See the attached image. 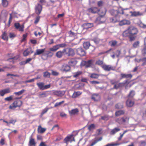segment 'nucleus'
I'll list each match as a JSON object with an SVG mask.
<instances>
[{
    "mask_svg": "<svg viewBox=\"0 0 146 146\" xmlns=\"http://www.w3.org/2000/svg\"><path fill=\"white\" fill-rule=\"evenodd\" d=\"M130 22L129 21L126 20H123L121 21L119 23V25L121 26L123 25H129L130 24Z\"/></svg>",
    "mask_w": 146,
    "mask_h": 146,
    "instance_id": "b1692460",
    "label": "nucleus"
},
{
    "mask_svg": "<svg viewBox=\"0 0 146 146\" xmlns=\"http://www.w3.org/2000/svg\"><path fill=\"white\" fill-rule=\"evenodd\" d=\"M83 72L82 71H78L73 73V77L77 78L82 74Z\"/></svg>",
    "mask_w": 146,
    "mask_h": 146,
    "instance_id": "c85d7f7f",
    "label": "nucleus"
},
{
    "mask_svg": "<svg viewBox=\"0 0 146 146\" xmlns=\"http://www.w3.org/2000/svg\"><path fill=\"white\" fill-rule=\"evenodd\" d=\"M99 9L97 7H94L88 9V11L90 12L93 13H96L99 11Z\"/></svg>",
    "mask_w": 146,
    "mask_h": 146,
    "instance_id": "c756f323",
    "label": "nucleus"
},
{
    "mask_svg": "<svg viewBox=\"0 0 146 146\" xmlns=\"http://www.w3.org/2000/svg\"><path fill=\"white\" fill-rule=\"evenodd\" d=\"M15 13H14V12H13L12 14H10L9 18V20L8 21V27H9V25L10 24V23L12 21L13 17H15Z\"/></svg>",
    "mask_w": 146,
    "mask_h": 146,
    "instance_id": "c9c22d12",
    "label": "nucleus"
},
{
    "mask_svg": "<svg viewBox=\"0 0 146 146\" xmlns=\"http://www.w3.org/2000/svg\"><path fill=\"white\" fill-rule=\"evenodd\" d=\"M115 16L113 18H110V21L113 23H115L118 21V19H117Z\"/></svg>",
    "mask_w": 146,
    "mask_h": 146,
    "instance_id": "3c124183",
    "label": "nucleus"
},
{
    "mask_svg": "<svg viewBox=\"0 0 146 146\" xmlns=\"http://www.w3.org/2000/svg\"><path fill=\"white\" fill-rule=\"evenodd\" d=\"M45 50V48L42 49H37L36 50V52L34 53L33 55L34 59L35 58L36 55L43 54V53L44 52Z\"/></svg>",
    "mask_w": 146,
    "mask_h": 146,
    "instance_id": "2eb2a0df",
    "label": "nucleus"
},
{
    "mask_svg": "<svg viewBox=\"0 0 146 146\" xmlns=\"http://www.w3.org/2000/svg\"><path fill=\"white\" fill-rule=\"evenodd\" d=\"M134 104V102L130 99H128L127 101H126V106L128 107H132Z\"/></svg>",
    "mask_w": 146,
    "mask_h": 146,
    "instance_id": "aec40b11",
    "label": "nucleus"
},
{
    "mask_svg": "<svg viewBox=\"0 0 146 146\" xmlns=\"http://www.w3.org/2000/svg\"><path fill=\"white\" fill-rule=\"evenodd\" d=\"M36 85L39 89L41 90L47 89L50 88V84L45 85L44 83L43 82L37 83L36 84Z\"/></svg>",
    "mask_w": 146,
    "mask_h": 146,
    "instance_id": "423d86ee",
    "label": "nucleus"
},
{
    "mask_svg": "<svg viewBox=\"0 0 146 146\" xmlns=\"http://www.w3.org/2000/svg\"><path fill=\"white\" fill-rule=\"evenodd\" d=\"M16 36V35L13 33H9V38L12 39L15 37Z\"/></svg>",
    "mask_w": 146,
    "mask_h": 146,
    "instance_id": "864d4df0",
    "label": "nucleus"
},
{
    "mask_svg": "<svg viewBox=\"0 0 146 146\" xmlns=\"http://www.w3.org/2000/svg\"><path fill=\"white\" fill-rule=\"evenodd\" d=\"M100 98V97L98 94H94L92 95L91 99L95 101H98Z\"/></svg>",
    "mask_w": 146,
    "mask_h": 146,
    "instance_id": "412c9836",
    "label": "nucleus"
},
{
    "mask_svg": "<svg viewBox=\"0 0 146 146\" xmlns=\"http://www.w3.org/2000/svg\"><path fill=\"white\" fill-rule=\"evenodd\" d=\"M100 76V74L93 73L90 74V77L93 79H98Z\"/></svg>",
    "mask_w": 146,
    "mask_h": 146,
    "instance_id": "2f4dec72",
    "label": "nucleus"
},
{
    "mask_svg": "<svg viewBox=\"0 0 146 146\" xmlns=\"http://www.w3.org/2000/svg\"><path fill=\"white\" fill-rule=\"evenodd\" d=\"M16 121V119H11L9 121V122L10 124H13V125H14Z\"/></svg>",
    "mask_w": 146,
    "mask_h": 146,
    "instance_id": "69168bd1",
    "label": "nucleus"
},
{
    "mask_svg": "<svg viewBox=\"0 0 146 146\" xmlns=\"http://www.w3.org/2000/svg\"><path fill=\"white\" fill-rule=\"evenodd\" d=\"M36 143L35 139L32 138V136H31L29 141V146H36Z\"/></svg>",
    "mask_w": 146,
    "mask_h": 146,
    "instance_id": "4be33fe9",
    "label": "nucleus"
},
{
    "mask_svg": "<svg viewBox=\"0 0 146 146\" xmlns=\"http://www.w3.org/2000/svg\"><path fill=\"white\" fill-rule=\"evenodd\" d=\"M127 119L129 120V118H127L126 117H122L120 118L117 119L116 120V121L120 124H123L125 123Z\"/></svg>",
    "mask_w": 146,
    "mask_h": 146,
    "instance_id": "ddd939ff",
    "label": "nucleus"
},
{
    "mask_svg": "<svg viewBox=\"0 0 146 146\" xmlns=\"http://www.w3.org/2000/svg\"><path fill=\"white\" fill-rule=\"evenodd\" d=\"M64 101L63 100L62 101H61L59 102H57L54 105V107H56L58 106H60L61 105L63 104L64 102Z\"/></svg>",
    "mask_w": 146,
    "mask_h": 146,
    "instance_id": "de8ad7c7",
    "label": "nucleus"
},
{
    "mask_svg": "<svg viewBox=\"0 0 146 146\" xmlns=\"http://www.w3.org/2000/svg\"><path fill=\"white\" fill-rule=\"evenodd\" d=\"M82 94V92H74L72 95V97L74 98H76Z\"/></svg>",
    "mask_w": 146,
    "mask_h": 146,
    "instance_id": "7c9ffc66",
    "label": "nucleus"
},
{
    "mask_svg": "<svg viewBox=\"0 0 146 146\" xmlns=\"http://www.w3.org/2000/svg\"><path fill=\"white\" fill-rule=\"evenodd\" d=\"M120 130V129L119 128L115 127L112 129L110 131V133L111 135H114L115 133L118 132Z\"/></svg>",
    "mask_w": 146,
    "mask_h": 146,
    "instance_id": "a878e982",
    "label": "nucleus"
},
{
    "mask_svg": "<svg viewBox=\"0 0 146 146\" xmlns=\"http://www.w3.org/2000/svg\"><path fill=\"white\" fill-rule=\"evenodd\" d=\"M42 6L39 4H38L37 5H36L35 8L36 13L38 15L40 14L42 10Z\"/></svg>",
    "mask_w": 146,
    "mask_h": 146,
    "instance_id": "a211bd4d",
    "label": "nucleus"
},
{
    "mask_svg": "<svg viewBox=\"0 0 146 146\" xmlns=\"http://www.w3.org/2000/svg\"><path fill=\"white\" fill-rule=\"evenodd\" d=\"M109 119V117L107 115H106L104 116H102L101 119H102L104 120L107 121Z\"/></svg>",
    "mask_w": 146,
    "mask_h": 146,
    "instance_id": "09e8293b",
    "label": "nucleus"
},
{
    "mask_svg": "<svg viewBox=\"0 0 146 146\" xmlns=\"http://www.w3.org/2000/svg\"><path fill=\"white\" fill-rule=\"evenodd\" d=\"M53 53L50 51H48L47 52L46 55L48 57H51L53 55Z\"/></svg>",
    "mask_w": 146,
    "mask_h": 146,
    "instance_id": "680f3d73",
    "label": "nucleus"
},
{
    "mask_svg": "<svg viewBox=\"0 0 146 146\" xmlns=\"http://www.w3.org/2000/svg\"><path fill=\"white\" fill-rule=\"evenodd\" d=\"M93 60H90L88 61L82 60L81 62L80 66H85L86 68L91 67L93 65Z\"/></svg>",
    "mask_w": 146,
    "mask_h": 146,
    "instance_id": "39448f33",
    "label": "nucleus"
},
{
    "mask_svg": "<svg viewBox=\"0 0 146 146\" xmlns=\"http://www.w3.org/2000/svg\"><path fill=\"white\" fill-rule=\"evenodd\" d=\"M121 76L122 78H131L132 77V75L131 74H121Z\"/></svg>",
    "mask_w": 146,
    "mask_h": 146,
    "instance_id": "e433bc0d",
    "label": "nucleus"
},
{
    "mask_svg": "<svg viewBox=\"0 0 146 146\" xmlns=\"http://www.w3.org/2000/svg\"><path fill=\"white\" fill-rule=\"evenodd\" d=\"M90 83L92 84H99L100 83V82L98 81H96V80H93L92 81H90Z\"/></svg>",
    "mask_w": 146,
    "mask_h": 146,
    "instance_id": "774afa93",
    "label": "nucleus"
},
{
    "mask_svg": "<svg viewBox=\"0 0 146 146\" xmlns=\"http://www.w3.org/2000/svg\"><path fill=\"white\" fill-rule=\"evenodd\" d=\"M79 112L77 108L73 109L69 111V114L70 115H73Z\"/></svg>",
    "mask_w": 146,
    "mask_h": 146,
    "instance_id": "473e14b6",
    "label": "nucleus"
},
{
    "mask_svg": "<svg viewBox=\"0 0 146 146\" xmlns=\"http://www.w3.org/2000/svg\"><path fill=\"white\" fill-rule=\"evenodd\" d=\"M135 92L134 91H131L128 95L129 97H133L135 95Z\"/></svg>",
    "mask_w": 146,
    "mask_h": 146,
    "instance_id": "13d9d810",
    "label": "nucleus"
},
{
    "mask_svg": "<svg viewBox=\"0 0 146 146\" xmlns=\"http://www.w3.org/2000/svg\"><path fill=\"white\" fill-rule=\"evenodd\" d=\"M115 107L117 109H121L123 107V106L122 104L119 103L115 106Z\"/></svg>",
    "mask_w": 146,
    "mask_h": 146,
    "instance_id": "a19ab883",
    "label": "nucleus"
},
{
    "mask_svg": "<svg viewBox=\"0 0 146 146\" xmlns=\"http://www.w3.org/2000/svg\"><path fill=\"white\" fill-rule=\"evenodd\" d=\"M1 38L2 39L5 41H8V37L7 36V33L5 31L1 35Z\"/></svg>",
    "mask_w": 146,
    "mask_h": 146,
    "instance_id": "393cba45",
    "label": "nucleus"
},
{
    "mask_svg": "<svg viewBox=\"0 0 146 146\" xmlns=\"http://www.w3.org/2000/svg\"><path fill=\"white\" fill-rule=\"evenodd\" d=\"M130 13H131V15L132 16H136L139 15V12H132V11L130 12Z\"/></svg>",
    "mask_w": 146,
    "mask_h": 146,
    "instance_id": "5fc2aeb1",
    "label": "nucleus"
},
{
    "mask_svg": "<svg viewBox=\"0 0 146 146\" xmlns=\"http://www.w3.org/2000/svg\"><path fill=\"white\" fill-rule=\"evenodd\" d=\"M23 104V102L22 101L19 100H16L13 103L12 105L9 106V109H10L14 110L16 108H19Z\"/></svg>",
    "mask_w": 146,
    "mask_h": 146,
    "instance_id": "20e7f679",
    "label": "nucleus"
},
{
    "mask_svg": "<svg viewBox=\"0 0 146 146\" xmlns=\"http://www.w3.org/2000/svg\"><path fill=\"white\" fill-rule=\"evenodd\" d=\"M103 64V62L102 60H97L95 64L98 65H102Z\"/></svg>",
    "mask_w": 146,
    "mask_h": 146,
    "instance_id": "6e6d98bb",
    "label": "nucleus"
},
{
    "mask_svg": "<svg viewBox=\"0 0 146 146\" xmlns=\"http://www.w3.org/2000/svg\"><path fill=\"white\" fill-rule=\"evenodd\" d=\"M33 53V51L32 50V48H28L25 50L23 52V56L25 57L28 56L29 55Z\"/></svg>",
    "mask_w": 146,
    "mask_h": 146,
    "instance_id": "9d476101",
    "label": "nucleus"
},
{
    "mask_svg": "<svg viewBox=\"0 0 146 146\" xmlns=\"http://www.w3.org/2000/svg\"><path fill=\"white\" fill-rule=\"evenodd\" d=\"M65 56H68L73 57L75 54L73 49L72 48H64L63 49Z\"/></svg>",
    "mask_w": 146,
    "mask_h": 146,
    "instance_id": "f03ea898",
    "label": "nucleus"
},
{
    "mask_svg": "<svg viewBox=\"0 0 146 146\" xmlns=\"http://www.w3.org/2000/svg\"><path fill=\"white\" fill-rule=\"evenodd\" d=\"M140 42L139 41H136L134 42L133 44V48H136L139 46Z\"/></svg>",
    "mask_w": 146,
    "mask_h": 146,
    "instance_id": "a18cd8bd",
    "label": "nucleus"
},
{
    "mask_svg": "<svg viewBox=\"0 0 146 146\" xmlns=\"http://www.w3.org/2000/svg\"><path fill=\"white\" fill-rule=\"evenodd\" d=\"M77 54L82 56H84L86 54V52L83 49L79 48L77 49Z\"/></svg>",
    "mask_w": 146,
    "mask_h": 146,
    "instance_id": "dca6fc26",
    "label": "nucleus"
},
{
    "mask_svg": "<svg viewBox=\"0 0 146 146\" xmlns=\"http://www.w3.org/2000/svg\"><path fill=\"white\" fill-rule=\"evenodd\" d=\"M73 135H71L65 137L64 139V142L68 144L69 141L72 142L73 141H75V139L74 137H73Z\"/></svg>",
    "mask_w": 146,
    "mask_h": 146,
    "instance_id": "1a4fd4ad",
    "label": "nucleus"
},
{
    "mask_svg": "<svg viewBox=\"0 0 146 146\" xmlns=\"http://www.w3.org/2000/svg\"><path fill=\"white\" fill-rule=\"evenodd\" d=\"M102 68L104 70L106 71H110L111 70H114L115 69V67L112 66L110 65L104 64L102 65Z\"/></svg>",
    "mask_w": 146,
    "mask_h": 146,
    "instance_id": "6e6552de",
    "label": "nucleus"
},
{
    "mask_svg": "<svg viewBox=\"0 0 146 146\" xmlns=\"http://www.w3.org/2000/svg\"><path fill=\"white\" fill-rule=\"evenodd\" d=\"M25 91V90L23 89L19 92H14V94L16 96H20Z\"/></svg>",
    "mask_w": 146,
    "mask_h": 146,
    "instance_id": "49530a36",
    "label": "nucleus"
},
{
    "mask_svg": "<svg viewBox=\"0 0 146 146\" xmlns=\"http://www.w3.org/2000/svg\"><path fill=\"white\" fill-rule=\"evenodd\" d=\"M10 92L11 90L9 88H7L0 90V96H3L5 94L9 93Z\"/></svg>",
    "mask_w": 146,
    "mask_h": 146,
    "instance_id": "4468645a",
    "label": "nucleus"
},
{
    "mask_svg": "<svg viewBox=\"0 0 146 146\" xmlns=\"http://www.w3.org/2000/svg\"><path fill=\"white\" fill-rule=\"evenodd\" d=\"M83 46L85 49H87L90 46V42H84L83 43Z\"/></svg>",
    "mask_w": 146,
    "mask_h": 146,
    "instance_id": "58836bf2",
    "label": "nucleus"
},
{
    "mask_svg": "<svg viewBox=\"0 0 146 146\" xmlns=\"http://www.w3.org/2000/svg\"><path fill=\"white\" fill-rule=\"evenodd\" d=\"M98 14L100 17H98L96 21V23H98V21L99 20H100L101 18H102V17L104 16L106 13V10L105 9H104L102 11L99 10Z\"/></svg>",
    "mask_w": 146,
    "mask_h": 146,
    "instance_id": "f8f14e48",
    "label": "nucleus"
},
{
    "mask_svg": "<svg viewBox=\"0 0 146 146\" xmlns=\"http://www.w3.org/2000/svg\"><path fill=\"white\" fill-rule=\"evenodd\" d=\"M15 27H24V23L21 22L15 23Z\"/></svg>",
    "mask_w": 146,
    "mask_h": 146,
    "instance_id": "f704fd0d",
    "label": "nucleus"
},
{
    "mask_svg": "<svg viewBox=\"0 0 146 146\" xmlns=\"http://www.w3.org/2000/svg\"><path fill=\"white\" fill-rule=\"evenodd\" d=\"M95 127L94 124H91L88 125V129L89 131H91L95 129Z\"/></svg>",
    "mask_w": 146,
    "mask_h": 146,
    "instance_id": "37998d69",
    "label": "nucleus"
},
{
    "mask_svg": "<svg viewBox=\"0 0 146 146\" xmlns=\"http://www.w3.org/2000/svg\"><path fill=\"white\" fill-rule=\"evenodd\" d=\"M8 1L7 0H2V4L4 7H7L8 5Z\"/></svg>",
    "mask_w": 146,
    "mask_h": 146,
    "instance_id": "c03bdc74",
    "label": "nucleus"
},
{
    "mask_svg": "<svg viewBox=\"0 0 146 146\" xmlns=\"http://www.w3.org/2000/svg\"><path fill=\"white\" fill-rule=\"evenodd\" d=\"M110 13L111 15L115 16L118 14L119 12L117 10L112 9L110 11Z\"/></svg>",
    "mask_w": 146,
    "mask_h": 146,
    "instance_id": "ea45409f",
    "label": "nucleus"
},
{
    "mask_svg": "<svg viewBox=\"0 0 146 146\" xmlns=\"http://www.w3.org/2000/svg\"><path fill=\"white\" fill-rule=\"evenodd\" d=\"M77 61L75 59L72 58L68 62V64L71 66H74L77 64Z\"/></svg>",
    "mask_w": 146,
    "mask_h": 146,
    "instance_id": "5701e85b",
    "label": "nucleus"
},
{
    "mask_svg": "<svg viewBox=\"0 0 146 146\" xmlns=\"http://www.w3.org/2000/svg\"><path fill=\"white\" fill-rule=\"evenodd\" d=\"M50 73L48 72H44L43 76L45 77H50Z\"/></svg>",
    "mask_w": 146,
    "mask_h": 146,
    "instance_id": "bf43d9fd",
    "label": "nucleus"
},
{
    "mask_svg": "<svg viewBox=\"0 0 146 146\" xmlns=\"http://www.w3.org/2000/svg\"><path fill=\"white\" fill-rule=\"evenodd\" d=\"M46 130V129L42 127L41 125L38 126L37 128V132L38 133H44Z\"/></svg>",
    "mask_w": 146,
    "mask_h": 146,
    "instance_id": "cd10ccee",
    "label": "nucleus"
},
{
    "mask_svg": "<svg viewBox=\"0 0 146 146\" xmlns=\"http://www.w3.org/2000/svg\"><path fill=\"white\" fill-rule=\"evenodd\" d=\"M102 139V137H101L99 138L98 139H96L95 138L94 141L92 142L90 146H92L97 143L98 141H101Z\"/></svg>",
    "mask_w": 146,
    "mask_h": 146,
    "instance_id": "4c0bfd02",
    "label": "nucleus"
},
{
    "mask_svg": "<svg viewBox=\"0 0 146 146\" xmlns=\"http://www.w3.org/2000/svg\"><path fill=\"white\" fill-rule=\"evenodd\" d=\"M125 113L124 110H118L115 113V115L116 117L119 116L120 115H123Z\"/></svg>",
    "mask_w": 146,
    "mask_h": 146,
    "instance_id": "72a5a7b5",
    "label": "nucleus"
},
{
    "mask_svg": "<svg viewBox=\"0 0 146 146\" xmlns=\"http://www.w3.org/2000/svg\"><path fill=\"white\" fill-rule=\"evenodd\" d=\"M47 95L46 92H43L39 94L38 97L39 98H44L46 97Z\"/></svg>",
    "mask_w": 146,
    "mask_h": 146,
    "instance_id": "8fccbe9b",
    "label": "nucleus"
},
{
    "mask_svg": "<svg viewBox=\"0 0 146 146\" xmlns=\"http://www.w3.org/2000/svg\"><path fill=\"white\" fill-rule=\"evenodd\" d=\"M138 30L136 28H129L123 31L122 35L123 37H128L129 41H132L135 40L136 35L138 33Z\"/></svg>",
    "mask_w": 146,
    "mask_h": 146,
    "instance_id": "f257e3e1",
    "label": "nucleus"
},
{
    "mask_svg": "<svg viewBox=\"0 0 146 146\" xmlns=\"http://www.w3.org/2000/svg\"><path fill=\"white\" fill-rule=\"evenodd\" d=\"M121 143H111V144H108L105 146H118L120 145Z\"/></svg>",
    "mask_w": 146,
    "mask_h": 146,
    "instance_id": "4d7b16f0",
    "label": "nucleus"
},
{
    "mask_svg": "<svg viewBox=\"0 0 146 146\" xmlns=\"http://www.w3.org/2000/svg\"><path fill=\"white\" fill-rule=\"evenodd\" d=\"M127 82V81H126L125 82H122L118 83V81L114 80H112L110 81L111 85H114L113 88L116 89L124 86Z\"/></svg>",
    "mask_w": 146,
    "mask_h": 146,
    "instance_id": "7ed1b4c3",
    "label": "nucleus"
},
{
    "mask_svg": "<svg viewBox=\"0 0 146 146\" xmlns=\"http://www.w3.org/2000/svg\"><path fill=\"white\" fill-rule=\"evenodd\" d=\"M52 74L54 76H58L59 74V72L55 71L52 70Z\"/></svg>",
    "mask_w": 146,
    "mask_h": 146,
    "instance_id": "338daca9",
    "label": "nucleus"
},
{
    "mask_svg": "<svg viewBox=\"0 0 146 146\" xmlns=\"http://www.w3.org/2000/svg\"><path fill=\"white\" fill-rule=\"evenodd\" d=\"M65 56L63 50H59L56 52L55 54V56L56 57L58 58H61L62 57V56Z\"/></svg>",
    "mask_w": 146,
    "mask_h": 146,
    "instance_id": "6ab92c4d",
    "label": "nucleus"
},
{
    "mask_svg": "<svg viewBox=\"0 0 146 146\" xmlns=\"http://www.w3.org/2000/svg\"><path fill=\"white\" fill-rule=\"evenodd\" d=\"M76 29L75 30V31H74V29H72L69 32V34L70 36H73L75 35L76 34L80 33L78 31V28H76Z\"/></svg>",
    "mask_w": 146,
    "mask_h": 146,
    "instance_id": "bb28decb",
    "label": "nucleus"
},
{
    "mask_svg": "<svg viewBox=\"0 0 146 146\" xmlns=\"http://www.w3.org/2000/svg\"><path fill=\"white\" fill-rule=\"evenodd\" d=\"M82 26L85 27H92L93 26L92 23H87L84 24Z\"/></svg>",
    "mask_w": 146,
    "mask_h": 146,
    "instance_id": "79ce46f5",
    "label": "nucleus"
},
{
    "mask_svg": "<svg viewBox=\"0 0 146 146\" xmlns=\"http://www.w3.org/2000/svg\"><path fill=\"white\" fill-rule=\"evenodd\" d=\"M92 40L96 44H99L101 41L100 39L97 37L94 38Z\"/></svg>",
    "mask_w": 146,
    "mask_h": 146,
    "instance_id": "603ef678",
    "label": "nucleus"
},
{
    "mask_svg": "<svg viewBox=\"0 0 146 146\" xmlns=\"http://www.w3.org/2000/svg\"><path fill=\"white\" fill-rule=\"evenodd\" d=\"M111 46H115L116 45L117 43V42L116 40H112L111 42Z\"/></svg>",
    "mask_w": 146,
    "mask_h": 146,
    "instance_id": "e2e57ef3",
    "label": "nucleus"
},
{
    "mask_svg": "<svg viewBox=\"0 0 146 146\" xmlns=\"http://www.w3.org/2000/svg\"><path fill=\"white\" fill-rule=\"evenodd\" d=\"M53 93L54 95L61 97L64 95L65 92L64 91H54Z\"/></svg>",
    "mask_w": 146,
    "mask_h": 146,
    "instance_id": "f3484780",
    "label": "nucleus"
},
{
    "mask_svg": "<svg viewBox=\"0 0 146 146\" xmlns=\"http://www.w3.org/2000/svg\"><path fill=\"white\" fill-rule=\"evenodd\" d=\"M66 46V44L64 43L58 44L50 48V51L56 52L60 48L65 47Z\"/></svg>",
    "mask_w": 146,
    "mask_h": 146,
    "instance_id": "0eeeda50",
    "label": "nucleus"
},
{
    "mask_svg": "<svg viewBox=\"0 0 146 146\" xmlns=\"http://www.w3.org/2000/svg\"><path fill=\"white\" fill-rule=\"evenodd\" d=\"M4 100L5 101L9 102L12 100H13V98L12 96H10L5 98Z\"/></svg>",
    "mask_w": 146,
    "mask_h": 146,
    "instance_id": "052dcab7",
    "label": "nucleus"
},
{
    "mask_svg": "<svg viewBox=\"0 0 146 146\" xmlns=\"http://www.w3.org/2000/svg\"><path fill=\"white\" fill-rule=\"evenodd\" d=\"M61 70L66 72L70 71L71 68L69 65L66 64H64L61 66Z\"/></svg>",
    "mask_w": 146,
    "mask_h": 146,
    "instance_id": "9b49d317",
    "label": "nucleus"
},
{
    "mask_svg": "<svg viewBox=\"0 0 146 146\" xmlns=\"http://www.w3.org/2000/svg\"><path fill=\"white\" fill-rule=\"evenodd\" d=\"M27 36V34L26 33L24 35H23V39L21 40V42H24L25 40V39Z\"/></svg>",
    "mask_w": 146,
    "mask_h": 146,
    "instance_id": "0e129e2a",
    "label": "nucleus"
}]
</instances>
